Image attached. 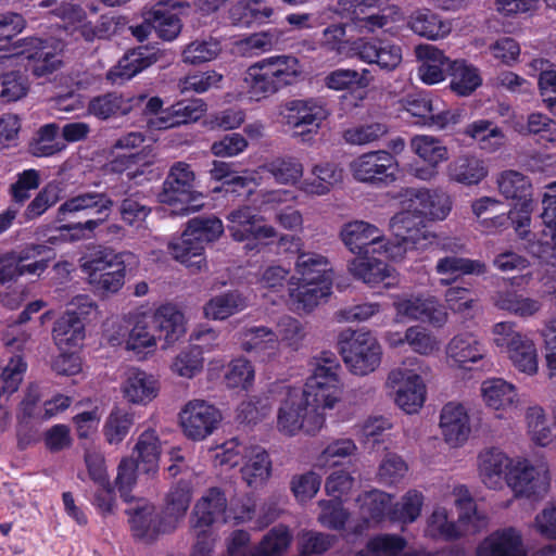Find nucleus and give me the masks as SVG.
<instances>
[{
    "mask_svg": "<svg viewBox=\"0 0 556 556\" xmlns=\"http://www.w3.org/2000/svg\"><path fill=\"white\" fill-rule=\"evenodd\" d=\"M340 365L331 353H323L304 388H288L277 414L280 432L314 434L325 422V409H332L341 397Z\"/></svg>",
    "mask_w": 556,
    "mask_h": 556,
    "instance_id": "1",
    "label": "nucleus"
},
{
    "mask_svg": "<svg viewBox=\"0 0 556 556\" xmlns=\"http://www.w3.org/2000/svg\"><path fill=\"white\" fill-rule=\"evenodd\" d=\"M302 70L291 55H276L252 64L244 73L243 88L251 99L261 100L298 83Z\"/></svg>",
    "mask_w": 556,
    "mask_h": 556,
    "instance_id": "2",
    "label": "nucleus"
},
{
    "mask_svg": "<svg viewBox=\"0 0 556 556\" xmlns=\"http://www.w3.org/2000/svg\"><path fill=\"white\" fill-rule=\"evenodd\" d=\"M339 345L345 365L355 375H367L380 365L381 348L369 332L343 331Z\"/></svg>",
    "mask_w": 556,
    "mask_h": 556,
    "instance_id": "3",
    "label": "nucleus"
},
{
    "mask_svg": "<svg viewBox=\"0 0 556 556\" xmlns=\"http://www.w3.org/2000/svg\"><path fill=\"white\" fill-rule=\"evenodd\" d=\"M62 50V42L54 38L27 37L12 43L10 56H25L33 75L45 77L61 66Z\"/></svg>",
    "mask_w": 556,
    "mask_h": 556,
    "instance_id": "4",
    "label": "nucleus"
},
{
    "mask_svg": "<svg viewBox=\"0 0 556 556\" xmlns=\"http://www.w3.org/2000/svg\"><path fill=\"white\" fill-rule=\"evenodd\" d=\"M114 206L113 199L105 192L84 191L75 197L67 199L59 207V215L64 219L66 214L79 212H89L94 210L99 216L94 219H88L85 223H75L64 226L67 230H77L81 237H90L110 216Z\"/></svg>",
    "mask_w": 556,
    "mask_h": 556,
    "instance_id": "5",
    "label": "nucleus"
},
{
    "mask_svg": "<svg viewBox=\"0 0 556 556\" xmlns=\"http://www.w3.org/2000/svg\"><path fill=\"white\" fill-rule=\"evenodd\" d=\"M403 109L415 117V124L444 129L462 122L463 110H445L430 93H412L401 100Z\"/></svg>",
    "mask_w": 556,
    "mask_h": 556,
    "instance_id": "6",
    "label": "nucleus"
},
{
    "mask_svg": "<svg viewBox=\"0 0 556 556\" xmlns=\"http://www.w3.org/2000/svg\"><path fill=\"white\" fill-rule=\"evenodd\" d=\"M195 175L191 166L185 162H176L172 165L159 193L161 203L174 205L182 204L181 214L197 211L201 204H194L200 193L195 191Z\"/></svg>",
    "mask_w": 556,
    "mask_h": 556,
    "instance_id": "7",
    "label": "nucleus"
},
{
    "mask_svg": "<svg viewBox=\"0 0 556 556\" xmlns=\"http://www.w3.org/2000/svg\"><path fill=\"white\" fill-rule=\"evenodd\" d=\"M459 505L462 513L457 523L448 519L445 508H435L428 520L427 534L448 541L463 534L477 532L483 523V518L477 514L473 501L471 498L460 500Z\"/></svg>",
    "mask_w": 556,
    "mask_h": 556,
    "instance_id": "8",
    "label": "nucleus"
},
{
    "mask_svg": "<svg viewBox=\"0 0 556 556\" xmlns=\"http://www.w3.org/2000/svg\"><path fill=\"white\" fill-rule=\"evenodd\" d=\"M279 116L285 125L299 130L298 135L306 136L317 132L328 111L320 99H293L280 105Z\"/></svg>",
    "mask_w": 556,
    "mask_h": 556,
    "instance_id": "9",
    "label": "nucleus"
},
{
    "mask_svg": "<svg viewBox=\"0 0 556 556\" xmlns=\"http://www.w3.org/2000/svg\"><path fill=\"white\" fill-rule=\"evenodd\" d=\"M350 169L357 181L370 185L390 184L396 179L397 162L390 152L378 150L354 159L350 163Z\"/></svg>",
    "mask_w": 556,
    "mask_h": 556,
    "instance_id": "10",
    "label": "nucleus"
},
{
    "mask_svg": "<svg viewBox=\"0 0 556 556\" xmlns=\"http://www.w3.org/2000/svg\"><path fill=\"white\" fill-rule=\"evenodd\" d=\"M227 496L218 486L210 488L195 503L190 519V531L194 538L210 534L214 523L225 521Z\"/></svg>",
    "mask_w": 556,
    "mask_h": 556,
    "instance_id": "11",
    "label": "nucleus"
},
{
    "mask_svg": "<svg viewBox=\"0 0 556 556\" xmlns=\"http://www.w3.org/2000/svg\"><path fill=\"white\" fill-rule=\"evenodd\" d=\"M184 434L200 441L214 432L222 420L220 412L203 400L188 402L179 414Z\"/></svg>",
    "mask_w": 556,
    "mask_h": 556,
    "instance_id": "12",
    "label": "nucleus"
},
{
    "mask_svg": "<svg viewBox=\"0 0 556 556\" xmlns=\"http://www.w3.org/2000/svg\"><path fill=\"white\" fill-rule=\"evenodd\" d=\"M387 384L395 389V403L405 413H416L425 401V384L416 372L406 368L390 371Z\"/></svg>",
    "mask_w": 556,
    "mask_h": 556,
    "instance_id": "13",
    "label": "nucleus"
},
{
    "mask_svg": "<svg viewBox=\"0 0 556 556\" xmlns=\"http://www.w3.org/2000/svg\"><path fill=\"white\" fill-rule=\"evenodd\" d=\"M340 238L345 247L357 256L381 254L383 231L364 220H353L342 226Z\"/></svg>",
    "mask_w": 556,
    "mask_h": 556,
    "instance_id": "14",
    "label": "nucleus"
},
{
    "mask_svg": "<svg viewBox=\"0 0 556 556\" xmlns=\"http://www.w3.org/2000/svg\"><path fill=\"white\" fill-rule=\"evenodd\" d=\"M339 5L361 31L375 33L389 23L381 0H340Z\"/></svg>",
    "mask_w": 556,
    "mask_h": 556,
    "instance_id": "15",
    "label": "nucleus"
},
{
    "mask_svg": "<svg viewBox=\"0 0 556 556\" xmlns=\"http://www.w3.org/2000/svg\"><path fill=\"white\" fill-rule=\"evenodd\" d=\"M151 325L149 315L136 316L127 326H119L117 336H110L109 341L113 345L125 343L127 350L141 352L143 349L154 346L159 339Z\"/></svg>",
    "mask_w": 556,
    "mask_h": 556,
    "instance_id": "16",
    "label": "nucleus"
},
{
    "mask_svg": "<svg viewBox=\"0 0 556 556\" xmlns=\"http://www.w3.org/2000/svg\"><path fill=\"white\" fill-rule=\"evenodd\" d=\"M375 255L364 254L356 256L349 263V271L356 279L370 286L380 282H384L387 287L394 285L396 281L395 270Z\"/></svg>",
    "mask_w": 556,
    "mask_h": 556,
    "instance_id": "17",
    "label": "nucleus"
},
{
    "mask_svg": "<svg viewBox=\"0 0 556 556\" xmlns=\"http://www.w3.org/2000/svg\"><path fill=\"white\" fill-rule=\"evenodd\" d=\"M440 429L444 440L452 446L463 444L469 437V417L462 404H445L440 415Z\"/></svg>",
    "mask_w": 556,
    "mask_h": 556,
    "instance_id": "18",
    "label": "nucleus"
},
{
    "mask_svg": "<svg viewBox=\"0 0 556 556\" xmlns=\"http://www.w3.org/2000/svg\"><path fill=\"white\" fill-rule=\"evenodd\" d=\"M488 173L484 161L470 153L456 156L446 166L448 180L467 187L480 184Z\"/></svg>",
    "mask_w": 556,
    "mask_h": 556,
    "instance_id": "19",
    "label": "nucleus"
},
{
    "mask_svg": "<svg viewBox=\"0 0 556 556\" xmlns=\"http://www.w3.org/2000/svg\"><path fill=\"white\" fill-rule=\"evenodd\" d=\"M205 110L206 105L201 99L179 101L166 109L165 115L152 117L148 123L156 129H167L198 121Z\"/></svg>",
    "mask_w": 556,
    "mask_h": 556,
    "instance_id": "20",
    "label": "nucleus"
},
{
    "mask_svg": "<svg viewBox=\"0 0 556 556\" xmlns=\"http://www.w3.org/2000/svg\"><path fill=\"white\" fill-rule=\"evenodd\" d=\"M506 482L518 496H543L548 488L545 477L529 464L514 467L508 472Z\"/></svg>",
    "mask_w": 556,
    "mask_h": 556,
    "instance_id": "21",
    "label": "nucleus"
},
{
    "mask_svg": "<svg viewBox=\"0 0 556 556\" xmlns=\"http://www.w3.org/2000/svg\"><path fill=\"white\" fill-rule=\"evenodd\" d=\"M415 52L420 61L418 76L425 84H438L445 78L452 61L441 50L431 45H419Z\"/></svg>",
    "mask_w": 556,
    "mask_h": 556,
    "instance_id": "22",
    "label": "nucleus"
},
{
    "mask_svg": "<svg viewBox=\"0 0 556 556\" xmlns=\"http://www.w3.org/2000/svg\"><path fill=\"white\" fill-rule=\"evenodd\" d=\"M241 348L248 353H254L265 359L275 358L279 352L278 336L265 326L247 327L240 332Z\"/></svg>",
    "mask_w": 556,
    "mask_h": 556,
    "instance_id": "23",
    "label": "nucleus"
},
{
    "mask_svg": "<svg viewBox=\"0 0 556 556\" xmlns=\"http://www.w3.org/2000/svg\"><path fill=\"white\" fill-rule=\"evenodd\" d=\"M486 269V265L482 261L460 257L455 254L440 257L434 266V271L441 276L440 282L444 286L455 282L463 276L483 275Z\"/></svg>",
    "mask_w": 556,
    "mask_h": 556,
    "instance_id": "24",
    "label": "nucleus"
},
{
    "mask_svg": "<svg viewBox=\"0 0 556 556\" xmlns=\"http://www.w3.org/2000/svg\"><path fill=\"white\" fill-rule=\"evenodd\" d=\"M149 317L151 328L156 332L159 340H164L166 345L176 342L185 334L184 315L173 305H163Z\"/></svg>",
    "mask_w": 556,
    "mask_h": 556,
    "instance_id": "25",
    "label": "nucleus"
},
{
    "mask_svg": "<svg viewBox=\"0 0 556 556\" xmlns=\"http://www.w3.org/2000/svg\"><path fill=\"white\" fill-rule=\"evenodd\" d=\"M477 556H526L520 534L513 528L496 531L478 547Z\"/></svg>",
    "mask_w": 556,
    "mask_h": 556,
    "instance_id": "26",
    "label": "nucleus"
},
{
    "mask_svg": "<svg viewBox=\"0 0 556 556\" xmlns=\"http://www.w3.org/2000/svg\"><path fill=\"white\" fill-rule=\"evenodd\" d=\"M157 56L146 47H138L127 51L118 63L108 73V79L113 83H122L154 64Z\"/></svg>",
    "mask_w": 556,
    "mask_h": 556,
    "instance_id": "27",
    "label": "nucleus"
},
{
    "mask_svg": "<svg viewBox=\"0 0 556 556\" xmlns=\"http://www.w3.org/2000/svg\"><path fill=\"white\" fill-rule=\"evenodd\" d=\"M479 472L483 483L490 489L501 488L507 479L510 459L498 448L491 447L479 454Z\"/></svg>",
    "mask_w": 556,
    "mask_h": 556,
    "instance_id": "28",
    "label": "nucleus"
},
{
    "mask_svg": "<svg viewBox=\"0 0 556 556\" xmlns=\"http://www.w3.org/2000/svg\"><path fill=\"white\" fill-rule=\"evenodd\" d=\"M156 379L139 369H130L123 386L124 396L134 404H147L156 397Z\"/></svg>",
    "mask_w": 556,
    "mask_h": 556,
    "instance_id": "29",
    "label": "nucleus"
},
{
    "mask_svg": "<svg viewBox=\"0 0 556 556\" xmlns=\"http://www.w3.org/2000/svg\"><path fill=\"white\" fill-rule=\"evenodd\" d=\"M245 459L241 468L242 477L250 486H258L263 484L270 476L271 462L268 453L258 445L244 447Z\"/></svg>",
    "mask_w": 556,
    "mask_h": 556,
    "instance_id": "30",
    "label": "nucleus"
},
{
    "mask_svg": "<svg viewBox=\"0 0 556 556\" xmlns=\"http://www.w3.org/2000/svg\"><path fill=\"white\" fill-rule=\"evenodd\" d=\"M227 230L230 237L238 242L247 241L244 249L248 251L258 250L257 242H251L256 222L261 218L253 213L251 207L242 206L232 210L227 216Z\"/></svg>",
    "mask_w": 556,
    "mask_h": 556,
    "instance_id": "31",
    "label": "nucleus"
},
{
    "mask_svg": "<svg viewBox=\"0 0 556 556\" xmlns=\"http://www.w3.org/2000/svg\"><path fill=\"white\" fill-rule=\"evenodd\" d=\"M129 522L132 534L146 541H153L167 530L156 508L151 504L137 507Z\"/></svg>",
    "mask_w": 556,
    "mask_h": 556,
    "instance_id": "32",
    "label": "nucleus"
},
{
    "mask_svg": "<svg viewBox=\"0 0 556 556\" xmlns=\"http://www.w3.org/2000/svg\"><path fill=\"white\" fill-rule=\"evenodd\" d=\"M247 307V298L239 291L231 290L210 299L203 306V313L208 319L225 320Z\"/></svg>",
    "mask_w": 556,
    "mask_h": 556,
    "instance_id": "33",
    "label": "nucleus"
},
{
    "mask_svg": "<svg viewBox=\"0 0 556 556\" xmlns=\"http://www.w3.org/2000/svg\"><path fill=\"white\" fill-rule=\"evenodd\" d=\"M296 273L302 282L330 283L331 268L328 260L314 252H302L295 262Z\"/></svg>",
    "mask_w": 556,
    "mask_h": 556,
    "instance_id": "34",
    "label": "nucleus"
},
{
    "mask_svg": "<svg viewBox=\"0 0 556 556\" xmlns=\"http://www.w3.org/2000/svg\"><path fill=\"white\" fill-rule=\"evenodd\" d=\"M451 90L460 97L470 96L482 84L478 68L464 60H455L447 72Z\"/></svg>",
    "mask_w": 556,
    "mask_h": 556,
    "instance_id": "35",
    "label": "nucleus"
},
{
    "mask_svg": "<svg viewBox=\"0 0 556 556\" xmlns=\"http://www.w3.org/2000/svg\"><path fill=\"white\" fill-rule=\"evenodd\" d=\"M446 353L459 367L466 368L468 363H477L484 356L481 342L472 333L455 336L446 348Z\"/></svg>",
    "mask_w": 556,
    "mask_h": 556,
    "instance_id": "36",
    "label": "nucleus"
},
{
    "mask_svg": "<svg viewBox=\"0 0 556 556\" xmlns=\"http://www.w3.org/2000/svg\"><path fill=\"white\" fill-rule=\"evenodd\" d=\"M407 25L416 35L432 40L444 37L451 30L448 24L429 9L414 11L408 17Z\"/></svg>",
    "mask_w": 556,
    "mask_h": 556,
    "instance_id": "37",
    "label": "nucleus"
},
{
    "mask_svg": "<svg viewBox=\"0 0 556 556\" xmlns=\"http://www.w3.org/2000/svg\"><path fill=\"white\" fill-rule=\"evenodd\" d=\"M497 185L505 198L520 201V211L529 212L531 182L528 177L516 170H506L500 175Z\"/></svg>",
    "mask_w": 556,
    "mask_h": 556,
    "instance_id": "38",
    "label": "nucleus"
},
{
    "mask_svg": "<svg viewBox=\"0 0 556 556\" xmlns=\"http://www.w3.org/2000/svg\"><path fill=\"white\" fill-rule=\"evenodd\" d=\"M148 21L152 23L157 37L170 41L181 31V21L177 13L162 3H157L148 10Z\"/></svg>",
    "mask_w": 556,
    "mask_h": 556,
    "instance_id": "39",
    "label": "nucleus"
},
{
    "mask_svg": "<svg viewBox=\"0 0 556 556\" xmlns=\"http://www.w3.org/2000/svg\"><path fill=\"white\" fill-rule=\"evenodd\" d=\"M481 392L486 405L493 409L513 408L518 401L515 387L503 379L484 381Z\"/></svg>",
    "mask_w": 556,
    "mask_h": 556,
    "instance_id": "40",
    "label": "nucleus"
},
{
    "mask_svg": "<svg viewBox=\"0 0 556 556\" xmlns=\"http://www.w3.org/2000/svg\"><path fill=\"white\" fill-rule=\"evenodd\" d=\"M131 110L129 99L116 92H109L90 100L88 111L100 119L124 116Z\"/></svg>",
    "mask_w": 556,
    "mask_h": 556,
    "instance_id": "41",
    "label": "nucleus"
},
{
    "mask_svg": "<svg viewBox=\"0 0 556 556\" xmlns=\"http://www.w3.org/2000/svg\"><path fill=\"white\" fill-rule=\"evenodd\" d=\"M399 314L412 319H419L433 324L443 321L442 312L432 299L412 298L396 303Z\"/></svg>",
    "mask_w": 556,
    "mask_h": 556,
    "instance_id": "42",
    "label": "nucleus"
},
{
    "mask_svg": "<svg viewBox=\"0 0 556 556\" xmlns=\"http://www.w3.org/2000/svg\"><path fill=\"white\" fill-rule=\"evenodd\" d=\"M111 263H124L123 254L116 253L111 248L94 247L80 258V268L87 274L88 280L93 279L94 271L109 274Z\"/></svg>",
    "mask_w": 556,
    "mask_h": 556,
    "instance_id": "43",
    "label": "nucleus"
},
{
    "mask_svg": "<svg viewBox=\"0 0 556 556\" xmlns=\"http://www.w3.org/2000/svg\"><path fill=\"white\" fill-rule=\"evenodd\" d=\"M138 455L137 462L141 465V471L154 475L159 468L161 442L154 430H146L140 434L135 446Z\"/></svg>",
    "mask_w": 556,
    "mask_h": 556,
    "instance_id": "44",
    "label": "nucleus"
},
{
    "mask_svg": "<svg viewBox=\"0 0 556 556\" xmlns=\"http://www.w3.org/2000/svg\"><path fill=\"white\" fill-rule=\"evenodd\" d=\"M494 304L500 309L507 311L520 317L533 316L542 307L539 300L526 296L513 290L497 292Z\"/></svg>",
    "mask_w": 556,
    "mask_h": 556,
    "instance_id": "45",
    "label": "nucleus"
},
{
    "mask_svg": "<svg viewBox=\"0 0 556 556\" xmlns=\"http://www.w3.org/2000/svg\"><path fill=\"white\" fill-rule=\"evenodd\" d=\"M374 77L370 71L364 68L362 72L350 68H339L330 72L325 77V85L333 90L363 89L368 87Z\"/></svg>",
    "mask_w": 556,
    "mask_h": 556,
    "instance_id": "46",
    "label": "nucleus"
},
{
    "mask_svg": "<svg viewBox=\"0 0 556 556\" xmlns=\"http://www.w3.org/2000/svg\"><path fill=\"white\" fill-rule=\"evenodd\" d=\"M185 232H187V237L204 248L205 244L222 236L224 226L222 220L215 216H199L188 222Z\"/></svg>",
    "mask_w": 556,
    "mask_h": 556,
    "instance_id": "47",
    "label": "nucleus"
},
{
    "mask_svg": "<svg viewBox=\"0 0 556 556\" xmlns=\"http://www.w3.org/2000/svg\"><path fill=\"white\" fill-rule=\"evenodd\" d=\"M192 498V485L189 481L180 480L167 493L164 514L174 522L182 519Z\"/></svg>",
    "mask_w": 556,
    "mask_h": 556,
    "instance_id": "48",
    "label": "nucleus"
},
{
    "mask_svg": "<svg viewBox=\"0 0 556 556\" xmlns=\"http://www.w3.org/2000/svg\"><path fill=\"white\" fill-rule=\"evenodd\" d=\"M312 173L314 178L303 182V190L311 194H326L342 179V170L330 163L314 166Z\"/></svg>",
    "mask_w": 556,
    "mask_h": 556,
    "instance_id": "49",
    "label": "nucleus"
},
{
    "mask_svg": "<svg viewBox=\"0 0 556 556\" xmlns=\"http://www.w3.org/2000/svg\"><path fill=\"white\" fill-rule=\"evenodd\" d=\"M52 334L58 345L75 346L85 337V326L79 317H72L71 314L64 313L54 323Z\"/></svg>",
    "mask_w": 556,
    "mask_h": 556,
    "instance_id": "50",
    "label": "nucleus"
},
{
    "mask_svg": "<svg viewBox=\"0 0 556 556\" xmlns=\"http://www.w3.org/2000/svg\"><path fill=\"white\" fill-rule=\"evenodd\" d=\"M168 251L173 257L188 267L200 269L204 262L203 251L197 241L187 237V232H182L180 238L168 243Z\"/></svg>",
    "mask_w": 556,
    "mask_h": 556,
    "instance_id": "51",
    "label": "nucleus"
},
{
    "mask_svg": "<svg viewBox=\"0 0 556 556\" xmlns=\"http://www.w3.org/2000/svg\"><path fill=\"white\" fill-rule=\"evenodd\" d=\"M292 534L286 526L279 525L269 530L260 545L244 556H281L290 546Z\"/></svg>",
    "mask_w": 556,
    "mask_h": 556,
    "instance_id": "52",
    "label": "nucleus"
},
{
    "mask_svg": "<svg viewBox=\"0 0 556 556\" xmlns=\"http://www.w3.org/2000/svg\"><path fill=\"white\" fill-rule=\"evenodd\" d=\"M405 544V541L397 535L377 536L370 540L366 548L359 551L356 556H425L418 552L401 554Z\"/></svg>",
    "mask_w": 556,
    "mask_h": 556,
    "instance_id": "53",
    "label": "nucleus"
},
{
    "mask_svg": "<svg viewBox=\"0 0 556 556\" xmlns=\"http://www.w3.org/2000/svg\"><path fill=\"white\" fill-rule=\"evenodd\" d=\"M263 169L282 185H293L303 175L302 164L291 156L276 157L264 164Z\"/></svg>",
    "mask_w": 556,
    "mask_h": 556,
    "instance_id": "54",
    "label": "nucleus"
},
{
    "mask_svg": "<svg viewBox=\"0 0 556 556\" xmlns=\"http://www.w3.org/2000/svg\"><path fill=\"white\" fill-rule=\"evenodd\" d=\"M412 150L430 165H438L448 157L447 149L432 136H415L410 140Z\"/></svg>",
    "mask_w": 556,
    "mask_h": 556,
    "instance_id": "55",
    "label": "nucleus"
},
{
    "mask_svg": "<svg viewBox=\"0 0 556 556\" xmlns=\"http://www.w3.org/2000/svg\"><path fill=\"white\" fill-rule=\"evenodd\" d=\"M27 75L21 71H10L0 75V99L3 102H15L29 91Z\"/></svg>",
    "mask_w": 556,
    "mask_h": 556,
    "instance_id": "56",
    "label": "nucleus"
},
{
    "mask_svg": "<svg viewBox=\"0 0 556 556\" xmlns=\"http://www.w3.org/2000/svg\"><path fill=\"white\" fill-rule=\"evenodd\" d=\"M132 425V414L121 408L113 409L108 416L103 427V433L106 441L110 444L121 443L129 433Z\"/></svg>",
    "mask_w": 556,
    "mask_h": 556,
    "instance_id": "57",
    "label": "nucleus"
},
{
    "mask_svg": "<svg viewBox=\"0 0 556 556\" xmlns=\"http://www.w3.org/2000/svg\"><path fill=\"white\" fill-rule=\"evenodd\" d=\"M25 370L26 363L21 356L11 357L2 368L0 375V409L3 408V397H8L18 389Z\"/></svg>",
    "mask_w": 556,
    "mask_h": 556,
    "instance_id": "58",
    "label": "nucleus"
},
{
    "mask_svg": "<svg viewBox=\"0 0 556 556\" xmlns=\"http://www.w3.org/2000/svg\"><path fill=\"white\" fill-rule=\"evenodd\" d=\"M416 216L410 212H401L390 219V228L397 239H404V242H419L420 239H428L426 231L417 228Z\"/></svg>",
    "mask_w": 556,
    "mask_h": 556,
    "instance_id": "59",
    "label": "nucleus"
},
{
    "mask_svg": "<svg viewBox=\"0 0 556 556\" xmlns=\"http://www.w3.org/2000/svg\"><path fill=\"white\" fill-rule=\"evenodd\" d=\"M464 134L480 142L482 149L494 150L503 143L504 135L489 121L480 119L468 125Z\"/></svg>",
    "mask_w": 556,
    "mask_h": 556,
    "instance_id": "60",
    "label": "nucleus"
},
{
    "mask_svg": "<svg viewBox=\"0 0 556 556\" xmlns=\"http://www.w3.org/2000/svg\"><path fill=\"white\" fill-rule=\"evenodd\" d=\"M508 357L520 371L533 375L538 370L536 349L527 336L507 352Z\"/></svg>",
    "mask_w": 556,
    "mask_h": 556,
    "instance_id": "61",
    "label": "nucleus"
},
{
    "mask_svg": "<svg viewBox=\"0 0 556 556\" xmlns=\"http://www.w3.org/2000/svg\"><path fill=\"white\" fill-rule=\"evenodd\" d=\"M220 51V42L215 38L195 40L185 48L182 51V60L186 63L197 65L214 60Z\"/></svg>",
    "mask_w": 556,
    "mask_h": 556,
    "instance_id": "62",
    "label": "nucleus"
},
{
    "mask_svg": "<svg viewBox=\"0 0 556 556\" xmlns=\"http://www.w3.org/2000/svg\"><path fill=\"white\" fill-rule=\"evenodd\" d=\"M141 192L127 194L119 204L118 212L123 222L132 226L136 223L143 222L151 213Z\"/></svg>",
    "mask_w": 556,
    "mask_h": 556,
    "instance_id": "63",
    "label": "nucleus"
},
{
    "mask_svg": "<svg viewBox=\"0 0 556 556\" xmlns=\"http://www.w3.org/2000/svg\"><path fill=\"white\" fill-rule=\"evenodd\" d=\"M277 328L276 334L278 336L279 344L282 343L292 351H298L302 346L306 331L300 320L291 316H283L278 321Z\"/></svg>",
    "mask_w": 556,
    "mask_h": 556,
    "instance_id": "64",
    "label": "nucleus"
}]
</instances>
